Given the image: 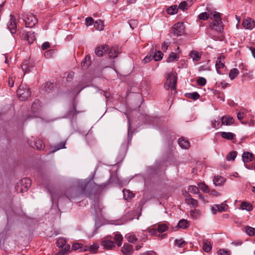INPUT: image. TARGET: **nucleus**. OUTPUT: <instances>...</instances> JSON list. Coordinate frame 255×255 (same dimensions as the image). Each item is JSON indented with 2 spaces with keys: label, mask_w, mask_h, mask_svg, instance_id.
<instances>
[{
  "label": "nucleus",
  "mask_w": 255,
  "mask_h": 255,
  "mask_svg": "<svg viewBox=\"0 0 255 255\" xmlns=\"http://www.w3.org/2000/svg\"><path fill=\"white\" fill-rule=\"evenodd\" d=\"M89 183L86 181L81 182L77 188L70 187L67 189L65 192V196L70 201L73 200L83 195L86 196L87 193L86 189Z\"/></svg>",
  "instance_id": "1"
},
{
  "label": "nucleus",
  "mask_w": 255,
  "mask_h": 255,
  "mask_svg": "<svg viewBox=\"0 0 255 255\" xmlns=\"http://www.w3.org/2000/svg\"><path fill=\"white\" fill-rule=\"evenodd\" d=\"M209 27L218 34L223 33L224 25L222 21L220 13L214 11V15L211 16V21L209 23Z\"/></svg>",
  "instance_id": "2"
},
{
  "label": "nucleus",
  "mask_w": 255,
  "mask_h": 255,
  "mask_svg": "<svg viewBox=\"0 0 255 255\" xmlns=\"http://www.w3.org/2000/svg\"><path fill=\"white\" fill-rule=\"evenodd\" d=\"M21 18L27 27H33L38 21L37 18L33 14L28 12H23L21 15Z\"/></svg>",
  "instance_id": "3"
},
{
  "label": "nucleus",
  "mask_w": 255,
  "mask_h": 255,
  "mask_svg": "<svg viewBox=\"0 0 255 255\" xmlns=\"http://www.w3.org/2000/svg\"><path fill=\"white\" fill-rule=\"evenodd\" d=\"M31 180L27 177L24 178L17 182L15 190L18 193H23L26 191L31 185Z\"/></svg>",
  "instance_id": "4"
},
{
  "label": "nucleus",
  "mask_w": 255,
  "mask_h": 255,
  "mask_svg": "<svg viewBox=\"0 0 255 255\" xmlns=\"http://www.w3.org/2000/svg\"><path fill=\"white\" fill-rule=\"evenodd\" d=\"M31 94L30 88L26 85L21 84L17 90V95L21 101H25Z\"/></svg>",
  "instance_id": "5"
},
{
  "label": "nucleus",
  "mask_w": 255,
  "mask_h": 255,
  "mask_svg": "<svg viewBox=\"0 0 255 255\" xmlns=\"http://www.w3.org/2000/svg\"><path fill=\"white\" fill-rule=\"evenodd\" d=\"M176 84H177V77L173 76L172 73H169L167 75L166 81L164 83V86L165 89L169 90L171 89L172 91H174V94L177 92L176 91Z\"/></svg>",
  "instance_id": "6"
},
{
  "label": "nucleus",
  "mask_w": 255,
  "mask_h": 255,
  "mask_svg": "<svg viewBox=\"0 0 255 255\" xmlns=\"http://www.w3.org/2000/svg\"><path fill=\"white\" fill-rule=\"evenodd\" d=\"M184 26L183 22H178L172 28V33L175 36H181L184 33Z\"/></svg>",
  "instance_id": "7"
},
{
  "label": "nucleus",
  "mask_w": 255,
  "mask_h": 255,
  "mask_svg": "<svg viewBox=\"0 0 255 255\" xmlns=\"http://www.w3.org/2000/svg\"><path fill=\"white\" fill-rule=\"evenodd\" d=\"M41 102L39 100H35L31 106V112L33 114L34 117H37L41 111Z\"/></svg>",
  "instance_id": "8"
},
{
  "label": "nucleus",
  "mask_w": 255,
  "mask_h": 255,
  "mask_svg": "<svg viewBox=\"0 0 255 255\" xmlns=\"http://www.w3.org/2000/svg\"><path fill=\"white\" fill-rule=\"evenodd\" d=\"M11 18L7 23V27L11 34L15 33L17 31L16 20L14 16L10 15Z\"/></svg>",
  "instance_id": "9"
},
{
  "label": "nucleus",
  "mask_w": 255,
  "mask_h": 255,
  "mask_svg": "<svg viewBox=\"0 0 255 255\" xmlns=\"http://www.w3.org/2000/svg\"><path fill=\"white\" fill-rule=\"evenodd\" d=\"M225 57L224 56H220L218 57L216 63V68L217 71V73L219 74H223V72L221 71V69H223L225 67Z\"/></svg>",
  "instance_id": "10"
},
{
  "label": "nucleus",
  "mask_w": 255,
  "mask_h": 255,
  "mask_svg": "<svg viewBox=\"0 0 255 255\" xmlns=\"http://www.w3.org/2000/svg\"><path fill=\"white\" fill-rule=\"evenodd\" d=\"M206 10L207 11L201 12L198 16V18L200 20H207L209 17L212 16L214 15V11L209 9V8L207 7Z\"/></svg>",
  "instance_id": "11"
},
{
  "label": "nucleus",
  "mask_w": 255,
  "mask_h": 255,
  "mask_svg": "<svg viewBox=\"0 0 255 255\" xmlns=\"http://www.w3.org/2000/svg\"><path fill=\"white\" fill-rule=\"evenodd\" d=\"M109 49V47L107 45H101L98 46L95 49V53L98 56H102L107 52Z\"/></svg>",
  "instance_id": "12"
},
{
  "label": "nucleus",
  "mask_w": 255,
  "mask_h": 255,
  "mask_svg": "<svg viewBox=\"0 0 255 255\" xmlns=\"http://www.w3.org/2000/svg\"><path fill=\"white\" fill-rule=\"evenodd\" d=\"M243 25L246 29H252L255 26V21L250 17H247L243 22Z\"/></svg>",
  "instance_id": "13"
},
{
  "label": "nucleus",
  "mask_w": 255,
  "mask_h": 255,
  "mask_svg": "<svg viewBox=\"0 0 255 255\" xmlns=\"http://www.w3.org/2000/svg\"><path fill=\"white\" fill-rule=\"evenodd\" d=\"M242 158L244 163L250 162L253 160V154L248 151L244 152L242 155ZM245 165L247 168L250 169L246 163H245Z\"/></svg>",
  "instance_id": "14"
},
{
  "label": "nucleus",
  "mask_w": 255,
  "mask_h": 255,
  "mask_svg": "<svg viewBox=\"0 0 255 255\" xmlns=\"http://www.w3.org/2000/svg\"><path fill=\"white\" fill-rule=\"evenodd\" d=\"M121 251L125 255H131L133 252L132 246L129 244H124Z\"/></svg>",
  "instance_id": "15"
},
{
  "label": "nucleus",
  "mask_w": 255,
  "mask_h": 255,
  "mask_svg": "<svg viewBox=\"0 0 255 255\" xmlns=\"http://www.w3.org/2000/svg\"><path fill=\"white\" fill-rule=\"evenodd\" d=\"M30 146L33 148H36L38 150L43 149L45 147V144L43 141L39 138H36L34 141V145H32V143H30Z\"/></svg>",
  "instance_id": "16"
},
{
  "label": "nucleus",
  "mask_w": 255,
  "mask_h": 255,
  "mask_svg": "<svg viewBox=\"0 0 255 255\" xmlns=\"http://www.w3.org/2000/svg\"><path fill=\"white\" fill-rule=\"evenodd\" d=\"M226 179L221 176H215L213 179V182L215 186H221L224 184Z\"/></svg>",
  "instance_id": "17"
},
{
  "label": "nucleus",
  "mask_w": 255,
  "mask_h": 255,
  "mask_svg": "<svg viewBox=\"0 0 255 255\" xmlns=\"http://www.w3.org/2000/svg\"><path fill=\"white\" fill-rule=\"evenodd\" d=\"M101 245L103 246L105 249L110 250L115 246V243L114 241L105 240L101 242Z\"/></svg>",
  "instance_id": "18"
},
{
  "label": "nucleus",
  "mask_w": 255,
  "mask_h": 255,
  "mask_svg": "<svg viewBox=\"0 0 255 255\" xmlns=\"http://www.w3.org/2000/svg\"><path fill=\"white\" fill-rule=\"evenodd\" d=\"M24 38H26L29 44L32 43L36 39L34 32L32 31L27 32L24 37Z\"/></svg>",
  "instance_id": "19"
},
{
  "label": "nucleus",
  "mask_w": 255,
  "mask_h": 255,
  "mask_svg": "<svg viewBox=\"0 0 255 255\" xmlns=\"http://www.w3.org/2000/svg\"><path fill=\"white\" fill-rule=\"evenodd\" d=\"M189 55L194 61H199L201 58V54L195 50L191 51Z\"/></svg>",
  "instance_id": "20"
},
{
  "label": "nucleus",
  "mask_w": 255,
  "mask_h": 255,
  "mask_svg": "<svg viewBox=\"0 0 255 255\" xmlns=\"http://www.w3.org/2000/svg\"><path fill=\"white\" fill-rule=\"evenodd\" d=\"M222 123L224 125L230 126L233 124L234 120V119L231 116H225L222 117Z\"/></svg>",
  "instance_id": "21"
},
{
  "label": "nucleus",
  "mask_w": 255,
  "mask_h": 255,
  "mask_svg": "<svg viewBox=\"0 0 255 255\" xmlns=\"http://www.w3.org/2000/svg\"><path fill=\"white\" fill-rule=\"evenodd\" d=\"M178 144L182 148L188 149L190 147V143L188 140H186L182 137L178 139Z\"/></svg>",
  "instance_id": "22"
},
{
  "label": "nucleus",
  "mask_w": 255,
  "mask_h": 255,
  "mask_svg": "<svg viewBox=\"0 0 255 255\" xmlns=\"http://www.w3.org/2000/svg\"><path fill=\"white\" fill-rule=\"evenodd\" d=\"M221 135L223 138L228 140H232L234 139L236 136L234 133L231 132H222Z\"/></svg>",
  "instance_id": "23"
},
{
  "label": "nucleus",
  "mask_w": 255,
  "mask_h": 255,
  "mask_svg": "<svg viewBox=\"0 0 255 255\" xmlns=\"http://www.w3.org/2000/svg\"><path fill=\"white\" fill-rule=\"evenodd\" d=\"M215 207L216 209L214 208V207L213 208V210H215L216 211H218V212H223V211H226L227 210V209H228V205L227 204H220V205H216L215 206Z\"/></svg>",
  "instance_id": "24"
},
{
  "label": "nucleus",
  "mask_w": 255,
  "mask_h": 255,
  "mask_svg": "<svg viewBox=\"0 0 255 255\" xmlns=\"http://www.w3.org/2000/svg\"><path fill=\"white\" fill-rule=\"evenodd\" d=\"M78 114V112L76 110V106L74 104H73L72 107L67 113V116L69 118H74L76 117Z\"/></svg>",
  "instance_id": "25"
},
{
  "label": "nucleus",
  "mask_w": 255,
  "mask_h": 255,
  "mask_svg": "<svg viewBox=\"0 0 255 255\" xmlns=\"http://www.w3.org/2000/svg\"><path fill=\"white\" fill-rule=\"evenodd\" d=\"M189 226V223L188 221L185 219L180 220L177 224V227L183 229L188 228Z\"/></svg>",
  "instance_id": "26"
},
{
  "label": "nucleus",
  "mask_w": 255,
  "mask_h": 255,
  "mask_svg": "<svg viewBox=\"0 0 255 255\" xmlns=\"http://www.w3.org/2000/svg\"><path fill=\"white\" fill-rule=\"evenodd\" d=\"M91 63V56L89 55H87L81 63L83 67L88 68Z\"/></svg>",
  "instance_id": "27"
},
{
  "label": "nucleus",
  "mask_w": 255,
  "mask_h": 255,
  "mask_svg": "<svg viewBox=\"0 0 255 255\" xmlns=\"http://www.w3.org/2000/svg\"><path fill=\"white\" fill-rule=\"evenodd\" d=\"M155 226L156 227L158 232L159 233H162L167 231L168 229V227L165 224H160Z\"/></svg>",
  "instance_id": "28"
},
{
  "label": "nucleus",
  "mask_w": 255,
  "mask_h": 255,
  "mask_svg": "<svg viewBox=\"0 0 255 255\" xmlns=\"http://www.w3.org/2000/svg\"><path fill=\"white\" fill-rule=\"evenodd\" d=\"M123 238L121 234H116L115 235L114 240L117 245L118 247H120L123 243Z\"/></svg>",
  "instance_id": "29"
},
{
  "label": "nucleus",
  "mask_w": 255,
  "mask_h": 255,
  "mask_svg": "<svg viewBox=\"0 0 255 255\" xmlns=\"http://www.w3.org/2000/svg\"><path fill=\"white\" fill-rule=\"evenodd\" d=\"M239 74V70L237 68L231 69L229 72V76L231 80H234Z\"/></svg>",
  "instance_id": "30"
},
{
  "label": "nucleus",
  "mask_w": 255,
  "mask_h": 255,
  "mask_svg": "<svg viewBox=\"0 0 255 255\" xmlns=\"http://www.w3.org/2000/svg\"><path fill=\"white\" fill-rule=\"evenodd\" d=\"M186 202L188 204L191 205L194 208H196L198 205L197 201L192 198H186Z\"/></svg>",
  "instance_id": "31"
},
{
  "label": "nucleus",
  "mask_w": 255,
  "mask_h": 255,
  "mask_svg": "<svg viewBox=\"0 0 255 255\" xmlns=\"http://www.w3.org/2000/svg\"><path fill=\"white\" fill-rule=\"evenodd\" d=\"M185 96L194 100H196L200 98L199 94L196 92L186 93Z\"/></svg>",
  "instance_id": "32"
},
{
  "label": "nucleus",
  "mask_w": 255,
  "mask_h": 255,
  "mask_svg": "<svg viewBox=\"0 0 255 255\" xmlns=\"http://www.w3.org/2000/svg\"><path fill=\"white\" fill-rule=\"evenodd\" d=\"M55 88V85L53 83L48 82H46L44 87V89L46 92H50L53 90Z\"/></svg>",
  "instance_id": "33"
},
{
  "label": "nucleus",
  "mask_w": 255,
  "mask_h": 255,
  "mask_svg": "<svg viewBox=\"0 0 255 255\" xmlns=\"http://www.w3.org/2000/svg\"><path fill=\"white\" fill-rule=\"evenodd\" d=\"M179 59L178 55L174 52H172L169 55L166 61L168 63L172 62L174 61H177Z\"/></svg>",
  "instance_id": "34"
},
{
  "label": "nucleus",
  "mask_w": 255,
  "mask_h": 255,
  "mask_svg": "<svg viewBox=\"0 0 255 255\" xmlns=\"http://www.w3.org/2000/svg\"><path fill=\"white\" fill-rule=\"evenodd\" d=\"M174 244L178 248H183L187 244V243L182 239H176L174 241Z\"/></svg>",
  "instance_id": "35"
},
{
  "label": "nucleus",
  "mask_w": 255,
  "mask_h": 255,
  "mask_svg": "<svg viewBox=\"0 0 255 255\" xmlns=\"http://www.w3.org/2000/svg\"><path fill=\"white\" fill-rule=\"evenodd\" d=\"M167 12L169 14H174L178 11V8L176 5H172L167 9Z\"/></svg>",
  "instance_id": "36"
},
{
  "label": "nucleus",
  "mask_w": 255,
  "mask_h": 255,
  "mask_svg": "<svg viewBox=\"0 0 255 255\" xmlns=\"http://www.w3.org/2000/svg\"><path fill=\"white\" fill-rule=\"evenodd\" d=\"M211 249L212 246L210 243H209L207 241H204L203 246V250L204 251L208 253L211 250Z\"/></svg>",
  "instance_id": "37"
},
{
  "label": "nucleus",
  "mask_w": 255,
  "mask_h": 255,
  "mask_svg": "<svg viewBox=\"0 0 255 255\" xmlns=\"http://www.w3.org/2000/svg\"><path fill=\"white\" fill-rule=\"evenodd\" d=\"M163 54L160 51H157L155 52L153 55V59L155 61H160L162 59Z\"/></svg>",
  "instance_id": "38"
},
{
  "label": "nucleus",
  "mask_w": 255,
  "mask_h": 255,
  "mask_svg": "<svg viewBox=\"0 0 255 255\" xmlns=\"http://www.w3.org/2000/svg\"><path fill=\"white\" fill-rule=\"evenodd\" d=\"M110 57L112 58H115L118 55V51L115 47H112L111 48L110 51L109 53Z\"/></svg>",
  "instance_id": "39"
},
{
  "label": "nucleus",
  "mask_w": 255,
  "mask_h": 255,
  "mask_svg": "<svg viewBox=\"0 0 255 255\" xmlns=\"http://www.w3.org/2000/svg\"><path fill=\"white\" fill-rule=\"evenodd\" d=\"M126 238L128 242L134 243L137 241V239L134 234H128L126 236Z\"/></svg>",
  "instance_id": "40"
},
{
  "label": "nucleus",
  "mask_w": 255,
  "mask_h": 255,
  "mask_svg": "<svg viewBox=\"0 0 255 255\" xmlns=\"http://www.w3.org/2000/svg\"><path fill=\"white\" fill-rule=\"evenodd\" d=\"M134 212L130 211L128 212L125 216L124 218L127 221L131 220L134 218Z\"/></svg>",
  "instance_id": "41"
},
{
  "label": "nucleus",
  "mask_w": 255,
  "mask_h": 255,
  "mask_svg": "<svg viewBox=\"0 0 255 255\" xmlns=\"http://www.w3.org/2000/svg\"><path fill=\"white\" fill-rule=\"evenodd\" d=\"M246 233L250 236H255V228L247 226L246 227Z\"/></svg>",
  "instance_id": "42"
},
{
  "label": "nucleus",
  "mask_w": 255,
  "mask_h": 255,
  "mask_svg": "<svg viewBox=\"0 0 255 255\" xmlns=\"http://www.w3.org/2000/svg\"><path fill=\"white\" fill-rule=\"evenodd\" d=\"M123 192L125 199L126 200H128L130 199L134 196L132 192L129 191L128 190L124 189Z\"/></svg>",
  "instance_id": "43"
},
{
  "label": "nucleus",
  "mask_w": 255,
  "mask_h": 255,
  "mask_svg": "<svg viewBox=\"0 0 255 255\" xmlns=\"http://www.w3.org/2000/svg\"><path fill=\"white\" fill-rule=\"evenodd\" d=\"M198 186L199 187V189H200L203 192L206 193H208L209 192V189L207 185H206L204 183L200 182L198 184Z\"/></svg>",
  "instance_id": "44"
},
{
  "label": "nucleus",
  "mask_w": 255,
  "mask_h": 255,
  "mask_svg": "<svg viewBox=\"0 0 255 255\" xmlns=\"http://www.w3.org/2000/svg\"><path fill=\"white\" fill-rule=\"evenodd\" d=\"M189 192L193 194H198L199 193V189L198 186L197 187L194 185H191L188 188Z\"/></svg>",
  "instance_id": "45"
},
{
  "label": "nucleus",
  "mask_w": 255,
  "mask_h": 255,
  "mask_svg": "<svg viewBox=\"0 0 255 255\" xmlns=\"http://www.w3.org/2000/svg\"><path fill=\"white\" fill-rule=\"evenodd\" d=\"M241 208L243 210H247L248 211H250L252 209V206L250 203H247L246 202H243L241 205Z\"/></svg>",
  "instance_id": "46"
},
{
  "label": "nucleus",
  "mask_w": 255,
  "mask_h": 255,
  "mask_svg": "<svg viewBox=\"0 0 255 255\" xmlns=\"http://www.w3.org/2000/svg\"><path fill=\"white\" fill-rule=\"evenodd\" d=\"M237 153L236 151H231L226 157V159L228 161L234 160L237 156Z\"/></svg>",
  "instance_id": "47"
},
{
  "label": "nucleus",
  "mask_w": 255,
  "mask_h": 255,
  "mask_svg": "<svg viewBox=\"0 0 255 255\" xmlns=\"http://www.w3.org/2000/svg\"><path fill=\"white\" fill-rule=\"evenodd\" d=\"M147 231L149 233L150 236H157V233H158L157 230L156 229V227L155 226L154 228H148Z\"/></svg>",
  "instance_id": "48"
},
{
  "label": "nucleus",
  "mask_w": 255,
  "mask_h": 255,
  "mask_svg": "<svg viewBox=\"0 0 255 255\" xmlns=\"http://www.w3.org/2000/svg\"><path fill=\"white\" fill-rule=\"evenodd\" d=\"M206 79L204 77H200L197 79V83L199 86H204L206 84Z\"/></svg>",
  "instance_id": "49"
},
{
  "label": "nucleus",
  "mask_w": 255,
  "mask_h": 255,
  "mask_svg": "<svg viewBox=\"0 0 255 255\" xmlns=\"http://www.w3.org/2000/svg\"><path fill=\"white\" fill-rule=\"evenodd\" d=\"M66 244V241L63 239H59L56 242L57 246L63 249Z\"/></svg>",
  "instance_id": "50"
},
{
  "label": "nucleus",
  "mask_w": 255,
  "mask_h": 255,
  "mask_svg": "<svg viewBox=\"0 0 255 255\" xmlns=\"http://www.w3.org/2000/svg\"><path fill=\"white\" fill-rule=\"evenodd\" d=\"M65 141H62L60 143H59L58 144H57L55 146V148H56V149L53 150L52 151V152H54L55 151H56L59 149L65 148Z\"/></svg>",
  "instance_id": "51"
},
{
  "label": "nucleus",
  "mask_w": 255,
  "mask_h": 255,
  "mask_svg": "<svg viewBox=\"0 0 255 255\" xmlns=\"http://www.w3.org/2000/svg\"><path fill=\"white\" fill-rule=\"evenodd\" d=\"M27 61H24L22 63L21 68L23 71L24 72V73L26 72H28L30 71L29 67L27 65Z\"/></svg>",
  "instance_id": "52"
},
{
  "label": "nucleus",
  "mask_w": 255,
  "mask_h": 255,
  "mask_svg": "<svg viewBox=\"0 0 255 255\" xmlns=\"http://www.w3.org/2000/svg\"><path fill=\"white\" fill-rule=\"evenodd\" d=\"M188 7L187 2L186 1H182L179 4V8L183 10L187 9Z\"/></svg>",
  "instance_id": "53"
},
{
  "label": "nucleus",
  "mask_w": 255,
  "mask_h": 255,
  "mask_svg": "<svg viewBox=\"0 0 255 255\" xmlns=\"http://www.w3.org/2000/svg\"><path fill=\"white\" fill-rule=\"evenodd\" d=\"M82 247H83V244L78 243H74L72 245V250L73 251H76L78 249L81 250V248H82Z\"/></svg>",
  "instance_id": "54"
},
{
  "label": "nucleus",
  "mask_w": 255,
  "mask_h": 255,
  "mask_svg": "<svg viewBox=\"0 0 255 255\" xmlns=\"http://www.w3.org/2000/svg\"><path fill=\"white\" fill-rule=\"evenodd\" d=\"M94 26L97 28L99 30H103L104 28V24L102 21H99V23H98V21H96L94 24Z\"/></svg>",
  "instance_id": "55"
},
{
  "label": "nucleus",
  "mask_w": 255,
  "mask_h": 255,
  "mask_svg": "<svg viewBox=\"0 0 255 255\" xmlns=\"http://www.w3.org/2000/svg\"><path fill=\"white\" fill-rule=\"evenodd\" d=\"M218 254L220 255H230L231 252L230 251L226 250L225 249H220L218 251Z\"/></svg>",
  "instance_id": "56"
},
{
  "label": "nucleus",
  "mask_w": 255,
  "mask_h": 255,
  "mask_svg": "<svg viewBox=\"0 0 255 255\" xmlns=\"http://www.w3.org/2000/svg\"><path fill=\"white\" fill-rule=\"evenodd\" d=\"M94 22L93 19L91 17H88L85 19V24L87 26L91 25Z\"/></svg>",
  "instance_id": "57"
},
{
  "label": "nucleus",
  "mask_w": 255,
  "mask_h": 255,
  "mask_svg": "<svg viewBox=\"0 0 255 255\" xmlns=\"http://www.w3.org/2000/svg\"><path fill=\"white\" fill-rule=\"evenodd\" d=\"M153 58V56L152 57L151 55H147L146 56L144 57V58L142 60V63H147L149 62Z\"/></svg>",
  "instance_id": "58"
},
{
  "label": "nucleus",
  "mask_w": 255,
  "mask_h": 255,
  "mask_svg": "<svg viewBox=\"0 0 255 255\" xmlns=\"http://www.w3.org/2000/svg\"><path fill=\"white\" fill-rule=\"evenodd\" d=\"M99 248V246L97 244H94L92 245H91L90 247H89V250L90 251H93V252H95L96 251H97Z\"/></svg>",
  "instance_id": "59"
},
{
  "label": "nucleus",
  "mask_w": 255,
  "mask_h": 255,
  "mask_svg": "<svg viewBox=\"0 0 255 255\" xmlns=\"http://www.w3.org/2000/svg\"><path fill=\"white\" fill-rule=\"evenodd\" d=\"M50 47V44L48 42H44L42 46H41V49L42 50H46L49 48Z\"/></svg>",
  "instance_id": "60"
},
{
  "label": "nucleus",
  "mask_w": 255,
  "mask_h": 255,
  "mask_svg": "<svg viewBox=\"0 0 255 255\" xmlns=\"http://www.w3.org/2000/svg\"><path fill=\"white\" fill-rule=\"evenodd\" d=\"M168 46L169 44L165 42H164L162 43L161 49L163 51L165 52L167 50Z\"/></svg>",
  "instance_id": "61"
},
{
  "label": "nucleus",
  "mask_w": 255,
  "mask_h": 255,
  "mask_svg": "<svg viewBox=\"0 0 255 255\" xmlns=\"http://www.w3.org/2000/svg\"><path fill=\"white\" fill-rule=\"evenodd\" d=\"M247 48H248L251 51L253 57L255 58V48L249 46H247Z\"/></svg>",
  "instance_id": "62"
},
{
  "label": "nucleus",
  "mask_w": 255,
  "mask_h": 255,
  "mask_svg": "<svg viewBox=\"0 0 255 255\" xmlns=\"http://www.w3.org/2000/svg\"><path fill=\"white\" fill-rule=\"evenodd\" d=\"M217 122V121L215 120H213V121H212V128H217L219 127L220 126V124L219 123H217V124L216 125V123Z\"/></svg>",
  "instance_id": "63"
},
{
  "label": "nucleus",
  "mask_w": 255,
  "mask_h": 255,
  "mask_svg": "<svg viewBox=\"0 0 255 255\" xmlns=\"http://www.w3.org/2000/svg\"><path fill=\"white\" fill-rule=\"evenodd\" d=\"M155 254H156V253L155 252L152 251H149L144 252L143 254V255H155Z\"/></svg>",
  "instance_id": "64"
}]
</instances>
